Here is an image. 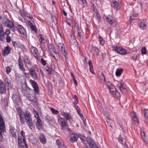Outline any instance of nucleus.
Here are the masks:
<instances>
[{
  "label": "nucleus",
  "instance_id": "1",
  "mask_svg": "<svg viewBox=\"0 0 148 148\" xmlns=\"http://www.w3.org/2000/svg\"><path fill=\"white\" fill-rule=\"evenodd\" d=\"M18 115L20 118L21 123L23 124H25L26 122L29 128L32 130L34 127V125L29 112L26 110L25 112H19L18 113Z\"/></svg>",
  "mask_w": 148,
  "mask_h": 148
},
{
  "label": "nucleus",
  "instance_id": "2",
  "mask_svg": "<svg viewBox=\"0 0 148 148\" xmlns=\"http://www.w3.org/2000/svg\"><path fill=\"white\" fill-rule=\"evenodd\" d=\"M58 120L59 123L61 126V129L64 132H71V130L67 123V121L65 119L62 117H59Z\"/></svg>",
  "mask_w": 148,
  "mask_h": 148
},
{
  "label": "nucleus",
  "instance_id": "3",
  "mask_svg": "<svg viewBox=\"0 0 148 148\" xmlns=\"http://www.w3.org/2000/svg\"><path fill=\"white\" fill-rule=\"evenodd\" d=\"M2 23L5 27L10 28L12 31L14 32L17 30L16 27L14 25V23L9 19L3 18Z\"/></svg>",
  "mask_w": 148,
  "mask_h": 148
},
{
  "label": "nucleus",
  "instance_id": "4",
  "mask_svg": "<svg viewBox=\"0 0 148 148\" xmlns=\"http://www.w3.org/2000/svg\"><path fill=\"white\" fill-rule=\"evenodd\" d=\"M113 48L114 50L119 54L125 55L127 53V51L126 49L121 47L116 46L113 47Z\"/></svg>",
  "mask_w": 148,
  "mask_h": 148
},
{
  "label": "nucleus",
  "instance_id": "5",
  "mask_svg": "<svg viewBox=\"0 0 148 148\" xmlns=\"http://www.w3.org/2000/svg\"><path fill=\"white\" fill-rule=\"evenodd\" d=\"M18 144L19 145V148H28V146L27 144L25 139H23L21 140L20 137L18 138Z\"/></svg>",
  "mask_w": 148,
  "mask_h": 148
},
{
  "label": "nucleus",
  "instance_id": "6",
  "mask_svg": "<svg viewBox=\"0 0 148 148\" xmlns=\"http://www.w3.org/2000/svg\"><path fill=\"white\" fill-rule=\"evenodd\" d=\"M117 86L120 89L123 94L125 93L126 91V86L122 81H121L119 82Z\"/></svg>",
  "mask_w": 148,
  "mask_h": 148
},
{
  "label": "nucleus",
  "instance_id": "7",
  "mask_svg": "<svg viewBox=\"0 0 148 148\" xmlns=\"http://www.w3.org/2000/svg\"><path fill=\"white\" fill-rule=\"evenodd\" d=\"M58 48L66 59L68 57L67 52L66 51L64 44L63 43H59L58 45Z\"/></svg>",
  "mask_w": 148,
  "mask_h": 148
},
{
  "label": "nucleus",
  "instance_id": "8",
  "mask_svg": "<svg viewBox=\"0 0 148 148\" xmlns=\"http://www.w3.org/2000/svg\"><path fill=\"white\" fill-rule=\"evenodd\" d=\"M29 82L34 89L36 93L38 95L40 92V89L37 83L35 81L31 79L29 80Z\"/></svg>",
  "mask_w": 148,
  "mask_h": 148
},
{
  "label": "nucleus",
  "instance_id": "9",
  "mask_svg": "<svg viewBox=\"0 0 148 148\" xmlns=\"http://www.w3.org/2000/svg\"><path fill=\"white\" fill-rule=\"evenodd\" d=\"M86 141L90 148H94L96 146V143L92 138L90 136L87 137Z\"/></svg>",
  "mask_w": 148,
  "mask_h": 148
},
{
  "label": "nucleus",
  "instance_id": "10",
  "mask_svg": "<svg viewBox=\"0 0 148 148\" xmlns=\"http://www.w3.org/2000/svg\"><path fill=\"white\" fill-rule=\"evenodd\" d=\"M10 135L14 138H16L18 135L17 130L12 126L10 127Z\"/></svg>",
  "mask_w": 148,
  "mask_h": 148
},
{
  "label": "nucleus",
  "instance_id": "11",
  "mask_svg": "<svg viewBox=\"0 0 148 148\" xmlns=\"http://www.w3.org/2000/svg\"><path fill=\"white\" fill-rule=\"evenodd\" d=\"M29 71L30 75L33 79L35 80L38 79V77L35 72V69L34 67H32L29 70Z\"/></svg>",
  "mask_w": 148,
  "mask_h": 148
},
{
  "label": "nucleus",
  "instance_id": "12",
  "mask_svg": "<svg viewBox=\"0 0 148 148\" xmlns=\"http://www.w3.org/2000/svg\"><path fill=\"white\" fill-rule=\"evenodd\" d=\"M78 134H76L71 133L69 134L70 141L72 143H74L77 141L78 138Z\"/></svg>",
  "mask_w": 148,
  "mask_h": 148
},
{
  "label": "nucleus",
  "instance_id": "13",
  "mask_svg": "<svg viewBox=\"0 0 148 148\" xmlns=\"http://www.w3.org/2000/svg\"><path fill=\"white\" fill-rule=\"evenodd\" d=\"M17 30L20 32V33L24 36L26 34V32L25 30L23 27V26L19 24L17 25V27H16Z\"/></svg>",
  "mask_w": 148,
  "mask_h": 148
},
{
  "label": "nucleus",
  "instance_id": "14",
  "mask_svg": "<svg viewBox=\"0 0 148 148\" xmlns=\"http://www.w3.org/2000/svg\"><path fill=\"white\" fill-rule=\"evenodd\" d=\"M27 98L29 100L33 101L34 102H36L37 101L36 95L35 93H34L32 94H28L27 96Z\"/></svg>",
  "mask_w": 148,
  "mask_h": 148
},
{
  "label": "nucleus",
  "instance_id": "15",
  "mask_svg": "<svg viewBox=\"0 0 148 148\" xmlns=\"http://www.w3.org/2000/svg\"><path fill=\"white\" fill-rule=\"evenodd\" d=\"M6 92L5 85L3 82L0 79V93L3 94Z\"/></svg>",
  "mask_w": 148,
  "mask_h": 148
},
{
  "label": "nucleus",
  "instance_id": "16",
  "mask_svg": "<svg viewBox=\"0 0 148 148\" xmlns=\"http://www.w3.org/2000/svg\"><path fill=\"white\" fill-rule=\"evenodd\" d=\"M5 34L2 25L0 24V40L1 41H3L4 40Z\"/></svg>",
  "mask_w": 148,
  "mask_h": 148
},
{
  "label": "nucleus",
  "instance_id": "17",
  "mask_svg": "<svg viewBox=\"0 0 148 148\" xmlns=\"http://www.w3.org/2000/svg\"><path fill=\"white\" fill-rule=\"evenodd\" d=\"M53 53H50L51 56L53 57L56 61L59 60L60 59V56L58 51H57L53 52Z\"/></svg>",
  "mask_w": 148,
  "mask_h": 148
},
{
  "label": "nucleus",
  "instance_id": "18",
  "mask_svg": "<svg viewBox=\"0 0 148 148\" xmlns=\"http://www.w3.org/2000/svg\"><path fill=\"white\" fill-rule=\"evenodd\" d=\"M76 27L78 32V38L80 41H82L83 38V35L80 32L79 26H76Z\"/></svg>",
  "mask_w": 148,
  "mask_h": 148
},
{
  "label": "nucleus",
  "instance_id": "19",
  "mask_svg": "<svg viewBox=\"0 0 148 148\" xmlns=\"http://www.w3.org/2000/svg\"><path fill=\"white\" fill-rule=\"evenodd\" d=\"M12 97V99L15 103H18L19 102L20 99V97L18 95L13 94Z\"/></svg>",
  "mask_w": 148,
  "mask_h": 148
},
{
  "label": "nucleus",
  "instance_id": "20",
  "mask_svg": "<svg viewBox=\"0 0 148 148\" xmlns=\"http://www.w3.org/2000/svg\"><path fill=\"white\" fill-rule=\"evenodd\" d=\"M112 6L114 9L117 10L120 8L121 7L117 1L113 0L112 1Z\"/></svg>",
  "mask_w": 148,
  "mask_h": 148
},
{
  "label": "nucleus",
  "instance_id": "21",
  "mask_svg": "<svg viewBox=\"0 0 148 148\" xmlns=\"http://www.w3.org/2000/svg\"><path fill=\"white\" fill-rule=\"evenodd\" d=\"M3 51V55L4 56L9 54L11 51L9 46L7 45L6 47H5Z\"/></svg>",
  "mask_w": 148,
  "mask_h": 148
},
{
  "label": "nucleus",
  "instance_id": "22",
  "mask_svg": "<svg viewBox=\"0 0 148 148\" xmlns=\"http://www.w3.org/2000/svg\"><path fill=\"white\" fill-rule=\"evenodd\" d=\"M56 143L59 148H67L60 140L57 139L56 141Z\"/></svg>",
  "mask_w": 148,
  "mask_h": 148
},
{
  "label": "nucleus",
  "instance_id": "23",
  "mask_svg": "<svg viewBox=\"0 0 148 148\" xmlns=\"http://www.w3.org/2000/svg\"><path fill=\"white\" fill-rule=\"evenodd\" d=\"M36 120V124L38 130H40L42 128V120L40 118L37 119Z\"/></svg>",
  "mask_w": 148,
  "mask_h": 148
},
{
  "label": "nucleus",
  "instance_id": "24",
  "mask_svg": "<svg viewBox=\"0 0 148 148\" xmlns=\"http://www.w3.org/2000/svg\"><path fill=\"white\" fill-rule=\"evenodd\" d=\"M106 20L110 24L112 25L114 23V17L112 15H108L107 16Z\"/></svg>",
  "mask_w": 148,
  "mask_h": 148
},
{
  "label": "nucleus",
  "instance_id": "25",
  "mask_svg": "<svg viewBox=\"0 0 148 148\" xmlns=\"http://www.w3.org/2000/svg\"><path fill=\"white\" fill-rule=\"evenodd\" d=\"M48 48L49 51L51 53H53L57 50L56 49L54 45L51 44H49L48 45Z\"/></svg>",
  "mask_w": 148,
  "mask_h": 148
},
{
  "label": "nucleus",
  "instance_id": "26",
  "mask_svg": "<svg viewBox=\"0 0 148 148\" xmlns=\"http://www.w3.org/2000/svg\"><path fill=\"white\" fill-rule=\"evenodd\" d=\"M74 108H75L78 114L79 115L81 119L83 118V115L81 112L80 109L79 108V107L76 104L74 105Z\"/></svg>",
  "mask_w": 148,
  "mask_h": 148
},
{
  "label": "nucleus",
  "instance_id": "27",
  "mask_svg": "<svg viewBox=\"0 0 148 148\" xmlns=\"http://www.w3.org/2000/svg\"><path fill=\"white\" fill-rule=\"evenodd\" d=\"M1 128H5V123L3 121V118L1 114H0V129Z\"/></svg>",
  "mask_w": 148,
  "mask_h": 148
},
{
  "label": "nucleus",
  "instance_id": "28",
  "mask_svg": "<svg viewBox=\"0 0 148 148\" xmlns=\"http://www.w3.org/2000/svg\"><path fill=\"white\" fill-rule=\"evenodd\" d=\"M40 142L43 144L46 143V138L45 135L43 134H40L39 136Z\"/></svg>",
  "mask_w": 148,
  "mask_h": 148
},
{
  "label": "nucleus",
  "instance_id": "29",
  "mask_svg": "<svg viewBox=\"0 0 148 148\" xmlns=\"http://www.w3.org/2000/svg\"><path fill=\"white\" fill-rule=\"evenodd\" d=\"M24 61L26 63L29 65L31 64V61L28 56L25 55L24 57Z\"/></svg>",
  "mask_w": 148,
  "mask_h": 148
},
{
  "label": "nucleus",
  "instance_id": "30",
  "mask_svg": "<svg viewBox=\"0 0 148 148\" xmlns=\"http://www.w3.org/2000/svg\"><path fill=\"white\" fill-rule=\"evenodd\" d=\"M71 38H70V42L71 43L73 44H75L77 43V41L76 39L75 36L73 34L71 36Z\"/></svg>",
  "mask_w": 148,
  "mask_h": 148
},
{
  "label": "nucleus",
  "instance_id": "31",
  "mask_svg": "<svg viewBox=\"0 0 148 148\" xmlns=\"http://www.w3.org/2000/svg\"><path fill=\"white\" fill-rule=\"evenodd\" d=\"M63 115L66 120L70 122V120L71 119L72 117L68 113L64 112Z\"/></svg>",
  "mask_w": 148,
  "mask_h": 148
},
{
  "label": "nucleus",
  "instance_id": "32",
  "mask_svg": "<svg viewBox=\"0 0 148 148\" xmlns=\"http://www.w3.org/2000/svg\"><path fill=\"white\" fill-rule=\"evenodd\" d=\"M123 71V69H117L115 73L116 75L118 77L120 76Z\"/></svg>",
  "mask_w": 148,
  "mask_h": 148
},
{
  "label": "nucleus",
  "instance_id": "33",
  "mask_svg": "<svg viewBox=\"0 0 148 148\" xmlns=\"http://www.w3.org/2000/svg\"><path fill=\"white\" fill-rule=\"evenodd\" d=\"M139 27L140 29L142 30H143L145 29L146 28V25L144 22H141L139 25Z\"/></svg>",
  "mask_w": 148,
  "mask_h": 148
},
{
  "label": "nucleus",
  "instance_id": "34",
  "mask_svg": "<svg viewBox=\"0 0 148 148\" xmlns=\"http://www.w3.org/2000/svg\"><path fill=\"white\" fill-rule=\"evenodd\" d=\"M6 132V128H1V130L0 129V142L3 139V136L2 135V132L4 133Z\"/></svg>",
  "mask_w": 148,
  "mask_h": 148
},
{
  "label": "nucleus",
  "instance_id": "35",
  "mask_svg": "<svg viewBox=\"0 0 148 148\" xmlns=\"http://www.w3.org/2000/svg\"><path fill=\"white\" fill-rule=\"evenodd\" d=\"M110 87V88H109L110 91V92L112 93V94L113 95H114V93L116 90V89L114 86H111Z\"/></svg>",
  "mask_w": 148,
  "mask_h": 148
},
{
  "label": "nucleus",
  "instance_id": "36",
  "mask_svg": "<svg viewBox=\"0 0 148 148\" xmlns=\"http://www.w3.org/2000/svg\"><path fill=\"white\" fill-rule=\"evenodd\" d=\"M92 49L95 52V54L96 56H97L99 52V49L96 47L93 46L92 47Z\"/></svg>",
  "mask_w": 148,
  "mask_h": 148
},
{
  "label": "nucleus",
  "instance_id": "37",
  "mask_svg": "<svg viewBox=\"0 0 148 148\" xmlns=\"http://www.w3.org/2000/svg\"><path fill=\"white\" fill-rule=\"evenodd\" d=\"M39 40L40 42L42 43H45V42L44 36H43L42 34L39 35Z\"/></svg>",
  "mask_w": 148,
  "mask_h": 148
},
{
  "label": "nucleus",
  "instance_id": "38",
  "mask_svg": "<svg viewBox=\"0 0 148 148\" xmlns=\"http://www.w3.org/2000/svg\"><path fill=\"white\" fill-rule=\"evenodd\" d=\"M94 16L95 18L98 21H99L101 18V16L99 13L97 12H95L94 14Z\"/></svg>",
  "mask_w": 148,
  "mask_h": 148
},
{
  "label": "nucleus",
  "instance_id": "39",
  "mask_svg": "<svg viewBox=\"0 0 148 148\" xmlns=\"http://www.w3.org/2000/svg\"><path fill=\"white\" fill-rule=\"evenodd\" d=\"M132 119L134 122L135 124L138 123V120L135 113L133 115Z\"/></svg>",
  "mask_w": 148,
  "mask_h": 148
},
{
  "label": "nucleus",
  "instance_id": "40",
  "mask_svg": "<svg viewBox=\"0 0 148 148\" xmlns=\"http://www.w3.org/2000/svg\"><path fill=\"white\" fill-rule=\"evenodd\" d=\"M78 138H79L82 141H85L86 137L85 136L82 134H78Z\"/></svg>",
  "mask_w": 148,
  "mask_h": 148
},
{
  "label": "nucleus",
  "instance_id": "41",
  "mask_svg": "<svg viewBox=\"0 0 148 148\" xmlns=\"http://www.w3.org/2000/svg\"><path fill=\"white\" fill-rule=\"evenodd\" d=\"M73 98L74 101H73V104H74V106L75 104H77L78 102V98L76 95H75L73 97Z\"/></svg>",
  "mask_w": 148,
  "mask_h": 148
},
{
  "label": "nucleus",
  "instance_id": "42",
  "mask_svg": "<svg viewBox=\"0 0 148 148\" xmlns=\"http://www.w3.org/2000/svg\"><path fill=\"white\" fill-rule=\"evenodd\" d=\"M33 111L34 114V116L36 118V119L40 118L39 114L36 110L35 109H33Z\"/></svg>",
  "mask_w": 148,
  "mask_h": 148
},
{
  "label": "nucleus",
  "instance_id": "43",
  "mask_svg": "<svg viewBox=\"0 0 148 148\" xmlns=\"http://www.w3.org/2000/svg\"><path fill=\"white\" fill-rule=\"evenodd\" d=\"M50 110L53 114H57L59 112L58 111V110H56L52 108H51Z\"/></svg>",
  "mask_w": 148,
  "mask_h": 148
},
{
  "label": "nucleus",
  "instance_id": "44",
  "mask_svg": "<svg viewBox=\"0 0 148 148\" xmlns=\"http://www.w3.org/2000/svg\"><path fill=\"white\" fill-rule=\"evenodd\" d=\"M18 64L19 66L24 64L23 62V60L20 57H19L18 59Z\"/></svg>",
  "mask_w": 148,
  "mask_h": 148
},
{
  "label": "nucleus",
  "instance_id": "45",
  "mask_svg": "<svg viewBox=\"0 0 148 148\" xmlns=\"http://www.w3.org/2000/svg\"><path fill=\"white\" fill-rule=\"evenodd\" d=\"M114 93V96H115L117 97H121L120 94L119 92L117 90Z\"/></svg>",
  "mask_w": 148,
  "mask_h": 148
},
{
  "label": "nucleus",
  "instance_id": "46",
  "mask_svg": "<svg viewBox=\"0 0 148 148\" xmlns=\"http://www.w3.org/2000/svg\"><path fill=\"white\" fill-rule=\"evenodd\" d=\"M46 119L48 122L51 121L53 120L52 118L48 115H47L46 116Z\"/></svg>",
  "mask_w": 148,
  "mask_h": 148
},
{
  "label": "nucleus",
  "instance_id": "47",
  "mask_svg": "<svg viewBox=\"0 0 148 148\" xmlns=\"http://www.w3.org/2000/svg\"><path fill=\"white\" fill-rule=\"evenodd\" d=\"M145 110L144 116L145 119L146 120H148V112L147 111V110L145 109Z\"/></svg>",
  "mask_w": 148,
  "mask_h": 148
},
{
  "label": "nucleus",
  "instance_id": "48",
  "mask_svg": "<svg viewBox=\"0 0 148 148\" xmlns=\"http://www.w3.org/2000/svg\"><path fill=\"white\" fill-rule=\"evenodd\" d=\"M99 41L100 44L102 45H103L105 44L104 40L101 37H99Z\"/></svg>",
  "mask_w": 148,
  "mask_h": 148
},
{
  "label": "nucleus",
  "instance_id": "49",
  "mask_svg": "<svg viewBox=\"0 0 148 148\" xmlns=\"http://www.w3.org/2000/svg\"><path fill=\"white\" fill-rule=\"evenodd\" d=\"M89 69L90 72H91V73L95 75V72H94V71L93 69V65L90 66H89Z\"/></svg>",
  "mask_w": 148,
  "mask_h": 148
},
{
  "label": "nucleus",
  "instance_id": "50",
  "mask_svg": "<svg viewBox=\"0 0 148 148\" xmlns=\"http://www.w3.org/2000/svg\"><path fill=\"white\" fill-rule=\"evenodd\" d=\"M23 74L25 79H29L30 78V75L29 73H24Z\"/></svg>",
  "mask_w": 148,
  "mask_h": 148
},
{
  "label": "nucleus",
  "instance_id": "51",
  "mask_svg": "<svg viewBox=\"0 0 148 148\" xmlns=\"http://www.w3.org/2000/svg\"><path fill=\"white\" fill-rule=\"evenodd\" d=\"M80 4L83 5H84L83 7H84V6H86V0H81V1H80Z\"/></svg>",
  "mask_w": 148,
  "mask_h": 148
},
{
  "label": "nucleus",
  "instance_id": "52",
  "mask_svg": "<svg viewBox=\"0 0 148 148\" xmlns=\"http://www.w3.org/2000/svg\"><path fill=\"white\" fill-rule=\"evenodd\" d=\"M141 51L142 53L144 54H146L147 52V50L146 48L145 47L142 48Z\"/></svg>",
  "mask_w": 148,
  "mask_h": 148
},
{
  "label": "nucleus",
  "instance_id": "53",
  "mask_svg": "<svg viewBox=\"0 0 148 148\" xmlns=\"http://www.w3.org/2000/svg\"><path fill=\"white\" fill-rule=\"evenodd\" d=\"M6 40L7 42H10L11 40L10 37L9 36V35H6Z\"/></svg>",
  "mask_w": 148,
  "mask_h": 148
},
{
  "label": "nucleus",
  "instance_id": "54",
  "mask_svg": "<svg viewBox=\"0 0 148 148\" xmlns=\"http://www.w3.org/2000/svg\"><path fill=\"white\" fill-rule=\"evenodd\" d=\"M31 51L33 54L36 53L37 52V49L35 47H32L31 49Z\"/></svg>",
  "mask_w": 148,
  "mask_h": 148
},
{
  "label": "nucleus",
  "instance_id": "55",
  "mask_svg": "<svg viewBox=\"0 0 148 148\" xmlns=\"http://www.w3.org/2000/svg\"><path fill=\"white\" fill-rule=\"evenodd\" d=\"M41 62L43 66H45L46 64V61L43 58H42L41 59Z\"/></svg>",
  "mask_w": 148,
  "mask_h": 148
},
{
  "label": "nucleus",
  "instance_id": "56",
  "mask_svg": "<svg viewBox=\"0 0 148 148\" xmlns=\"http://www.w3.org/2000/svg\"><path fill=\"white\" fill-rule=\"evenodd\" d=\"M6 72L7 74H9L11 71V69L9 66H7L6 67Z\"/></svg>",
  "mask_w": 148,
  "mask_h": 148
},
{
  "label": "nucleus",
  "instance_id": "57",
  "mask_svg": "<svg viewBox=\"0 0 148 148\" xmlns=\"http://www.w3.org/2000/svg\"><path fill=\"white\" fill-rule=\"evenodd\" d=\"M141 136L143 138V139L144 140L145 139V134L144 132H141Z\"/></svg>",
  "mask_w": 148,
  "mask_h": 148
},
{
  "label": "nucleus",
  "instance_id": "58",
  "mask_svg": "<svg viewBox=\"0 0 148 148\" xmlns=\"http://www.w3.org/2000/svg\"><path fill=\"white\" fill-rule=\"evenodd\" d=\"M19 66V69L22 71L24 72L25 71V69L24 67V64L21 65Z\"/></svg>",
  "mask_w": 148,
  "mask_h": 148
},
{
  "label": "nucleus",
  "instance_id": "59",
  "mask_svg": "<svg viewBox=\"0 0 148 148\" xmlns=\"http://www.w3.org/2000/svg\"><path fill=\"white\" fill-rule=\"evenodd\" d=\"M27 16L29 18L30 20H31V21H33V20H34V18L32 17V16L30 14H27Z\"/></svg>",
  "mask_w": 148,
  "mask_h": 148
},
{
  "label": "nucleus",
  "instance_id": "60",
  "mask_svg": "<svg viewBox=\"0 0 148 148\" xmlns=\"http://www.w3.org/2000/svg\"><path fill=\"white\" fill-rule=\"evenodd\" d=\"M30 27L33 31H34L35 32H36L37 31L36 27L34 26L33 25L30 26Z\"/></svg>",
  "mask_w": 148,
  "mask_h": 148
},
{
  "label": "nucleus",
  "instance_id": "61",
  "mask_svg": "<svg viewBox=\"0 0 148 148\" xmlns=\"http://www.w3.org/2000/svg\"><path fill=\"white\" fill-rule=\"evenodd\" d=\"M34 21H31V20H29L27 21V24L30 27V26H32V25L33 24L32 23V22H33Z\"/></svg>",
  "mask_w": 148,
  "mask_h": 148
},
{
  "label": "nucleus",
  "instance_id": "62",
  "mask_svg": "<svg viewBox=\"0 0 148 148\" xmlns=\"http://www.w3.org/2000/svg\"><path fill=\"white\" fill-rule=\"evenodd\" d=\"M135 17L134 15L131 16L130 17V18L129 20V21L130 23H131L132 21L135 19Z\"/></svg>",
  "mask_w": 148,
  "mask_h": 148
},
{
  "label": "nucleus",
  "instance_id": "63",
  "mask_svg": "<svg viewBox=\"0 0 148 148\" xmlns=\"http://www.w3.org/2000/svg\"><path fill=\"white\" fill-rule=\"evenodd\" d=\"M10 30L9 29H8L6 30L5 32V34L6 35H9L10 34Z\"/></svg>",
  "mask_w": 148,
  "mask_h": 148
},
{
  "label": "nucleus",
  "instance_id": "64",
  "mask_svg": "<svg viewBox=\"0 0 148 148\" xmlns=\"http://www.w3.org/2000/svg\"><path fill=\"white\" fill-rule=\"evenodd\" d=\"M100 78L102 80H105V77L104 75L102 73H101V75H100Z\"/></svg>",
  "mask_w": 148,
  "mask_h": 148
}]
</instances>
